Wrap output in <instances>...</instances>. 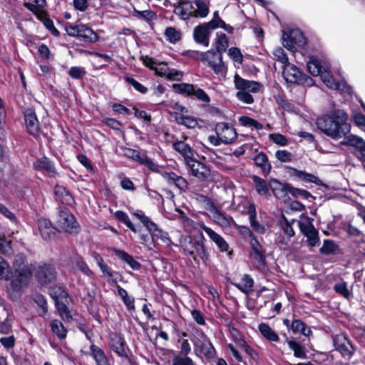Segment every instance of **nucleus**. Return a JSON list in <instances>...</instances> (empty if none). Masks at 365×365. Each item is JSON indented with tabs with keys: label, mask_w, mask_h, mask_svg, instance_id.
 <instances>
[{
	"label": "nucleus",
	"mask_w": 365,
	"mask_h": 365,
	"mask_svg": "<svg viewBox=\"0 0 365 365\" xmlns=\"http://www.w3.org/2000/svg\"><path fill=\"white\" fill-rule=\"evenodd\" d=\"M347 120V114L341 110H336L330 114L318 118L316 124L327 136L333 139H339L350 132L351 125Z\"/></svg>",
	"instance_id": "nucleus-1"
},
{
	"label": "nucleus",
	"mask_w": 365,
	"mask_h": 365,
	"mask_svg": "<svg viewBox=\"0 0 365 365\" xmlns=\"http://www.w3.org/2000/svg\"><path fill=\"white\" fill-rule=\"evenodd\" d=\"M205 239L202 234L199 238L190 236H182L180 239V246L183 255L191 257L194 261L197 259L202 261L205 264L210 262V254L205 245Z\"/></svg>",
	"instance_id": "nucleus-2"
},
{
	"label": "nucleus",
	"mask_w": 365,
	"mask_h": 365,
	"mask_svg": "<svg viewBox=\"0 0 365 365\" xmlns=\"http://www.w3.org/2000/svg\"><path fill=\"white\" fill-rule=\"evenodd\" d=\"M133 215L141 222L143 226L150 232L153 240L156 237L161 240L162 242L165 243L167 245L173 244L168 233L159 228L156 223L153 222L149 217L145 215L144 212L140 210H137L133 212Z\"/></svg>",
	"instance_id": "nucleus-3"
},
{
	"label": "nucleus",
	"mask_w": 365,
	"mask_h": 365,
	"mask_svg": "<svg viewBox=\"0 0 365 365\" xmlns=\"http://www.w3.org/2000/svg\"><path fill=\"white\" fill-rule=\"evenodd\" d=\"M282 75L287 82L311 86L313 84L312 78L302 73L299 68L290 63L282 66Z\"/></svg>",
	"instance_id": "nucleus-4"
},
{
	"label": "nucleus",
	"mask_w": 365,
	"mask_h": 365,
	"mask_svg": "<svg viewBox=\"0 0 365 365\" xmlns=\"http://www.w3.org/2000/svg\"><path fill=\"white\" fill-rule=\"evenodd\" d=\"M56 222L58 229L61 231L70 234L78 232V224L75 220L74 216L67 209L59 210Z\"/></svg>",
	"instance_id": "nucleus-5"
},
{
	"label": "nucleus",
	"mask_w": 365,
	"mask_h": 365,
	"mask_svg": "<svg viewBox=\"0 0 365 365\" xmlns=\"http://www.w3.org/2000/svg\"><path fill=\"white\" fill-rule=\"evenodd\" d=\"M203 56L202 62L210 67L215 73L223 75L226 73V67L222 61V54H220L215 50H210L204 52Z\"/></svg>",
	"instance_id": "nucleus-6"
},
{
	"label": "nucleus",
	"mask_w": 365,
	"mask_h": 365,
	"mask_svg": "<svg viewBox=\"0 0 365 365\" xmlns=\"http://www.w3.org/2000/svg\"><path fill=\"white\" fill-rule=\"evenodd\" d=\"M34 276L41 285L51 283L56 278V269L53 265L47 263H40L34 268Z\"/></svg>",
	"instance_id": "nucleus-7"
},
{
	"label": "nucleus",
	"mask_w": 365,
	"mask_h": 365,
	"mask_svg": "<svg viewBox=\"0 0 365 365\" xmlns=\"http://www.w3.org/2000/svg\"><path fill=\"white\" fill-rule=\"evenodd\" d=\"M335 349L340 352L344 358L351 359L355 349L345 334H339L332 336Z\"/></svg>",
	"instance_id": "nucleus-8"
},
{
	"label": "nucleus",
	"mask_w": 365,
	"mask_h": 365,
	"mask_svg": "<svg viewBox=\"0 0 365 365\" xmlns=\"http://www.w3.org/2000/svg\"><path fill=\"white\" fill-rule=\"evenodd\" d=\"M187 168L189 173L197 178L200 181L204 182L210 176V170L204 163L195 159L189 160L187 163Z\"/></svg>",
	"instance_id": "nucleus-9"
},
{
	"label": "nucleus",
	"mask_w": 365,
	"mask_h": 365,
	"mask_svg": "<svg viewBox=\"0 0 365 365\" xmlns=\"http://www.w3.org/2000/svg\"><path fill=\"white\" fill-rule=\"evenodd\" d=\"M306 44V38L302 32L299 29H292L283 34V45L290 51L296 47H304Z\"/></svg>",
	"instance_id": "nucleus-10"
},
{
	"label": "nucleus",
	"mask_w": 365,
	"mask_h": 365,
	"mask_svg": "<svg viewBox=\"0 0 365 365\" xmlns=\"http://www.w3.org/2000/svg\"><path fill=\"white\" fill-rule=\"evenodd\" d=\"M216 135L220 136L222 144H232L237 138V133L235 128L230 124L225 122H220L216 124L215 128Z\"/></svg>",
	"instance_id": "nucleus-11"
},
{
	"label": "nucleus",
	"mask_w": 365,
	"mask_h": 365,
	"mask_svg": "<svg viewBox=\"0 0 365 365\" xmlns=\"http://www.w3.org/2000/svg\"><path fill=\"white\" fill-rule=\"evenodd\" d=\"M14 278L11 282L13 290L19 292L26 287L30 281L32 272L31 268L21 269L14 272Z\"/></svg>",
	"instance_id": "nucleus-12"
},
{
	"label": "nucleus",
	"mask_w": 365,
	"mask_h": 365,
	"mask_svg": "<svg viewBox=\"0 0 365 365\" xmlns=\"http://www.w3.org/2000/svg\"><path fill=\"white\" fill-rule=\"evenodd\" d=\"M298 226L301 232L307 237V242L310 247L319 245V232L310 222L298 221Z\"/></svg>",
	"instance_id": "nucleus-13"
},
{
	"label": "nucleus",
	"mask_w": 365,
	"mask_h": 365,
	"mask_svg": "<svg viewBox=\"0 0 365 365\" xmlns=\"http://www.w3.org/2000/svg\"><path fill=\"white\" fill-rule=\"evenodd\" d=\"M174 13L182 20L194 17L195 9L193 3L189 0H180L173 5Z\"/></svg>",
	"instance_id": "nucleus-14"
},
{
	"label": "nucleus",
	"mask_w": 365,
	"mask_h": 365,
	"mask_svg": "<svg viewBox=\"0 0 365 365\" xmlns=\"http://www.w3.org/2000/svg\"><path fill=\"white\" fill-rule=\"evenodd\" d=\"M124 339L118 334L114 333L110 336V346L113 351L120 358L128 360L131 364L133 362L130 359L128 351L125 349Z\"/></svg>",
	"instance_id": "nucleus-15"
},
{
	"label": "nucleus",
	"mask_w": 365,
	"mask_h": 365,
	"mask_svg": "<svg viewBox=\"0 0 365 365\" xmlns=\"http://www.w3.org/2000/svg\"><path fill=\"white\" fill-rule=\"evenodd\" d=\"M24 120L29 134L34 137H38L39 135L40 126L35 111L31 108L26 109L24 112Z\"/></svg>",
	"instance_id": "nucleus-16"
},
{
	"label": "nucleus",
	"mask_w": 365,
	"mask_h": 365,
	"mask_svg": "<svg viewBox=\"0 0 365 365\" xmlns=\"http://www.w3.org/2000/svg\"><path fill=\"white\" fill-rule=\"evenodd\" d=\"M234 83L235 88L239 90V91L257 93L262 87L260 83L244 79L237 74L235 76Z\"/></svg>",
	"instance_id": "nucleus-17"
},
{
	"label": "nucleus",
	"mask_w": 365,
	"mask_h": 365,
	"mask_svg": "<svg viewBox=\"0 0 365 365\" xmlns=\"http://www.w3.org/2000/svg\"><path fill=\"white\" fill-rule=\"evenodd\" d=\"M195 346L196 351H200V353L207 359L214 358L216 354L214 346L207 336L204 334H202L201 339L195 343Z\"/></svg>",
	"instance_id": "nucleus-18"
},
{
	"label": "nucleus",
	"mask_w": 365,
	"mask_h": 365,
	"mask_svg": "<svg viewBox=\"0 0 365 365\" xmlns=\"http://www.w3.org/2000/svg\"><path fill=\"white\" fill-rule=\"evenodd\" d=\"M210 34L211 31L210 29H208L205 24H202L194 28L192 36L196 43L207 47L210 45Z\"/></svg>",
	"instance_id": "nucleus-19"
},
{
	"label": "nucleus",
	"mask_w": 365,
	"mask_h": 365,
	"mask_svg": "<svg viewBox=\"0 0 365 365\" xmlns=\"http://www.w3.org/2000/svg\"><path fill=\"white\" fill-rule=\"evenodd\" d=\"M250 245L252 252L250 253L251 257L255 259L256 266L258 267H263L265 264V250L263 247L259 244L257 238H252L250 240Z\"/></svg>",
	"instance_id": "nucleus-20"
},
{
	"label": "nucleus",
	"mask_w": 365,
	"mask_h": 365,
	"mask_svg": "<svg viewBox=\"0 0 365 365\" xmlns=\"http://www.w3.org/2000/svg\"><path fill=\"white\" fill-rule=\"evenodd\" d=\"M160 174L168 184H174L180 190L185 191L188 188L187 180L174 172H162Z\"/></svg>",
	"instance_id": "nucleus-21"
},
{
	"label": "nucleus",
	"mask_w": 365,
	"mask_h": 365,
	"mask_svg": "<svg viewBox=\"0 0 365 365\" xmlns=\"http://www.w3.org/2000/svg\"><path fill=\"white\" fill-rule=\"evenodd\" d=\"M214 222L222 227H230L232 224H235L231 216L223 214L215 205H212L210 209Z\"/></svg>",
	"instance_id": "nucleus-22"
},
{
	"label": "nucleus",
	"mask_w": 365,
	"mask_h": 365,
	"mask_svg": "<svg viewBox=\"0 0 365 365\" xmlns=\"http://www.w3.org/2000/svg\"><path fill=\"white\" fill-rule=\"evenodd\" d=\"M201 228L208 235L210 239L215 243L220 252H227L228 250L229 245L221 235L205 225H201Z\"/></svg>",
	"instance_id": "nucleus-23"
},
{
	"label": "nucleus",
	"mask_w": 365,
	"mask_h": 365,
	"mask_svg": "<svg viewBox=\"0 0 365 365\" xmlns=\"http://www.w3.org/2000/svg\"><path fill=\"white\" fill-rule=\"evenodd\" d=\"M38 227L41 237L47 240L55 237L56 228L52 225L51 221L46 218H40L38 220Z\"/></svg>",
	"instance_id": "nucleus-24"
},
{
	"label": "nucleus",
	"mask_w": 365,
	"mask_h": 365,
	"mask_svg": "<svg viewBox=\"0 0 365 365\" xmlns=\"http://www.w3.org/2000/svg\"><path fill=\"white\" fill-rule=\"evenodd\" d=\"M247 214L249 216L250 225L253 230L259 234L265 233L266 227L257 220V212L255 204H248Z\"/></svg>",
	"instance_id": "nucleus-25"
},
{
	"label": "nucleus",
	"mask_w": 365,
	"mask_h": 365,
	"mask_svg": "<svg viewBox=\"0 0 365 365\" xmlns=\"http://www.w3.org/2000/svg\"><path fill=\"white\" fill-rule=\"evenodd\" d=\"M173 148L183 156L185 163L193 158L195 153L190 145L182 140L173 143Z\"/></svg>",
	"instance_id": "nucleus-26"
},
{
	"label": "nucleus",
	"mask_w": 365,
	"mask_h": 365,
	"mask_svg": "<svg viewBox=\"0 0 365 365\" xmlns=\"http://www.w3.org/2000/svg\"><path fill=\"white\" fill-rule=\"evenodd\" d=\"M256 166L260 168L262 173L267 175L272 170V165L268 160L267 155L264 152H259L253 158Z\"/></svg>",
	"instance_id": "nucleus-27"
},
{
	"label": "nucleus",
	"mask_w": 365,
	"mask_h": 365,
	"mask_svg": "<svg viewBox=\"0 0 365 365\" xmlns=\"http://www.w3.org/2000/svg\"><path fill=\"white\" fill-rule=\"evenodd\" d=\"M110 250L113 252L118 259L128 264L133 269L138 270L140 268L141 264L140 262L134 259L133 257L125 251L115 247L110 248Z\"/></svg>",
	"instance_id": "nucleus-28"
},
{
	"label": "nucleus",
	"mask_w": 365,
	"mask_h": 365,
	"mask_svg": "<svg viewBox=\"0 0 365 365\" xmlns=\"http://www.w3.org/2000/svg\"><path fill=\"white\" fill-rule=\"evenodd\" d=\"M269 186L274 196L277 198H284L289 195V187L291 185L287 183H282L276 179H272L269 182Z\"/></svg>",
	"instance_id": "nucleus-29"
},
{
	"label": "nucleus",
	"mask_w": 365,
	"mask_h": 365,
	"mask_svg": "<svg viewBox=\"0 0 365 365\" xmlns=\"http://www.w3.org/2000/svg\"><path fill=\"white\" fill-rule=\"evenodd\" d=\"M78 38L85 42L93 43L98 41L99 37L92 29L85 24H80Z\"/></svg>",
	"instance_id": "nucleus-30"
},
{
	"label": "nucleus",
	"mask_w": 365,
	"mask_h": 365,
	"mask_svg": "<svg viewBox=\"0 0 365 365\" xmlns=\"http://www.w3.org/2000/svg\"><path fill=\"white\" fill-rule=\"evenodd\" d=\"M344 137V139L341 141V145L354 147L358 151H365V140L363 138L354 135H346Z\"/></svg>",
	"instance_id": "nucleus-31"
},
{
	"label": "nucleus",
	"mask_w": 365,
	"mask_h": 365,
	"mask_svg": "<svg viewBox=\"0 0 365 365\" xmlns=\"http://www.w3.org/2000/svg\"><path fill=\"white\" fill-rule=\"evenodd\" d=\"M90 350L91 356L94 359L96 365H111L108 358L101 348L92 344L90 346Z\"/></svg>",
	"instance_id": "nucleus-32"
},
{
	"label": "nucleus",
	"mask_w": 365,
	"mask_h": 365,
	"mask_svg": "<svg viewBox=\"0 0 365 365\" xmlns=\"http://www.w3.org/2000/svg\"><path fill=\"white\" fill-rule=\"evenodd\" d=\"M35 4H32L30 2H24L23 4L24 6L29 11L32 12L37 18H41L40 16L42 14H46V11L43 10V8L46 5V0H34Z\"/></svg>",
	"instance_id": "nucleus-33"
},
{
	"label": "nucleus",
	"mask_w": 365,
	"mask_h": 365,
	"mask_svg": "<svg viewBox=\"0 0 365 365\" xmlns=\"http://www.w3.org/2000/svg\"><path fill=\"white\" fill-rule=\"evenodd\" d=\"M252 179L255 189L259 195L265 197L269 195V185L265 180L255 175L252 176Z\"/></svg>",
	"instance_id": "nucleus-34"
},
{
	"label": "nucleus",
	"mask_w": 365,
	"mask_h": 365,
	"mask_svg": "<svg viewBox=\"0 0 365 365\" xmlns=\"http://www.w3.org/2000/svg\"><path fill=\"white\" fill-rule=\"evenodd\" d=\"M289 348L293 351L296 358L306 359L307 358L306 348L294 339L287 340Z\"/></svg>",
	"instance_id": "nucleus-35"
},
{
	"label": "nucleus",
	"mask_w": 365,
	"mask_h": 365,
	"mask_svg": "<svg viewBox=\"0 0 365 365\" xmlns=\"http://www.w3.org/2000/svg\"><path fill=\"white\" fill-rule=\"evenodd\" d=\"M133 16L138 19L147 22L149 24H151L153 21L158 19L157 13L150 9L139 11L134 9Z\"/></svg>",
	"instance_id": "nucleus-36"
},
{
	"label": "nucleus",
	"mask_w": 365,
	"mask_h": 365,
	"mask_svg": "<svg viewBox=\"0 0 365 365\" xmlns=\"http://www.w3.org/2000/svg\"><path fill=\"white\" fill-rule=\"evenodd\" d=\"M292 331L294 334H301L305 336H309L312 334L310 327L301 319H294L292 322Z\"/></svg>",
	"instance_id": "nucleus-37"
},
{
	"label": "nucleus",
	"mask_w": 365,
	"mask_h": 365,
	"mask_svg": "<svg viewBox=\"0 0 365 365\" xmlns=\"http://www.w3.org/2000/svg\"><path fill=\"white\" fill-rule=\"evenodd\" d=\"M232 284L245 294H248L254 287V280L250 275L245 274L240 282H232Z\"/></svg>",
	"instance_id": "nucleus-38"
},
{
	"label": "nucleus",
	"mask_w": 365,
	"mask_h": 365,
	"mask_svg": "<svg viewBox=\"0 0 365 365\" xmlns=\"http://www.w3.org/2000/svg\"><path fill=\"white\" fill-rule=\"evenodd\" d=\"M260 334L269 341H278L279 338L277 334L266 323H261L258 326Z\"/></svg>",
	"instance_id": "nucleus-39"
},
{
	"label": "nucleus",
	"mask_w": 365,
	"mask_h": 365,
	"mask_svg": "<svg viewBox=\"0 0 365 365\" xmlns=\"http://www.w3.org/2000/svg\"><path fill=\"white\" fill-rule=\"evenodd\" d=\"M34 167L36 169H43L51 174H56V169L53 163L46 157H43L34 163Z\"/></svg>",
	"instance_id": "nucleus-40"
},
{
	"label": "nucleus",
	"mask_w": 365,
	"mask_h": 365,
	"mask_svg": "<svg viewBox=\"0 0 365 365\" xmlns=\"http://www.w3.org/2000/svg\"><path fill=\"white\" fill-rule=\"evenodd\" d=\"M229 46V41L227 36L222 32H218L216 34L215 46L217 53L221 54L226 51Z\"/></svg>",
	"instance_id": "nucleus-41"
},
{
	"label": "nucleus",
	"mask_w": 365,
	"mask_h": 365,
	"mask_svg": "<svg viewBox=\"0 0 365 365\" xmlns=\"http://www.w3.org/2000/svg\"><path fill=\"white\" fill-rule=\"evenodd\" d=\"M52 332L57 336L59 339H64L67 336V329L61 322L57 319L52 320L50 323Z\"/></svg>",
	"instance_id": "nucleus-42"
},
{
	"label": "nucleus",
	"mask_w": 365,
	"mask_h": 365,
	"mask_svg": "<svg viewBox=\"0 0 365 365\" xmlns=\"http://www.w3.org/2000/svg\"><path fill=\"white\" fill-rule=\"evenodd\" d=\"M307 69L313 76H317L325 69L319 60L315 57L310 58L307 62Z\"/></svg>",
	"instance_id": "nucleus-43"
},
{
	"label": "nucleus",
	"mask_w": 365,
	"mask_h": 365,
	"mask_svg": "<svg viewBox=\"0 0 365 365\" xmlns=\"http://www.w3.org/2000/svg\"><path fill=\"white\" fill-rule=\"evenodd\" d=\"M164 36L167 41L170 43L175 44L181 40L182 34L175 27H167L164 31Z\"/></svg>",
	"instance_id": "nucleus-44"
},
{
	"label": "nucleus",
	"mask_w": 365,
	"mask_h": 365,
	"mask_svg": "<svg viewBox=\"0 0 365 365\" xmlns=\"http://www.w3.org/2000/svg\"><path fill=\"white\" fill-rule=\"evenodd\" d=\"M193 3L197 7L194 17L205 18L208 15L210 11L209 5L205 0H195Z\"/></svg>",
	"instance_id": "nucleus-45"
},
{
	"label": "nucleus",
	"mask_w": 365,
	"mask_h": 365,
	"mask_svg": "<svg viewBox=\"0 0 365 365\" xmlns=\"http://www.w3.org/2000/svg\"><path fill=\"white\" fill-rule=\"evenodd\" d=\"M298 222L295 220H292L289 221L284 216H282V229L286 235L287 240H290L291 237L295 235V232L293 228V225Z\"/></svg>",
	"instance_id": "nucleus-46"
},
{
	"label": "nucleus",
	"mask_w": 365,
	"mask_h": 365,
	"mask_svg": "<svg viewBox=\"0 0 365 365\" xmlns=\"http://www.w3.org/2000/svg\"><path fill=\"white\" fill-rule=\"evenodd\" d=\"M194 88V85L185 83H175L173 86V88L175 92L187 96H192Z\"/></svg>",
	"instance_id": "nucleus-47"
},
{
	"label": "nucleus",
	"mask_w": 365,
	"mask_h": 365,
	"mask_svg": "<svg viewBox=\"0 0 365 365\" xmlns=\"http://www.w3.org/2000/svg\"><path fill=\"white\" fill-rule=\"evenodd\" d=\"M115 217L120 222L125 225L132 232L136 233L137 230L133 223L130 220L128 214L124 211L118 210L115 212Z\"/></svg>",
	"instance_id": "nucleus-48"
},
{
	"label": "nucleus",
	"mask_w": 365,
	"mask_h": 365,
	"mask_svg": "<svg viewBox=\"0 0 365 365\" xmlns=\"http://www.w3.org/2000/svg\"><path fill=\"white\" fill-rule=\"evenodd\" d=\"M178 124L183 125L188 128H195L198 125L197 120L190 115H179L175 117Z\"/></svg>",
	"instance_id": "nucleus-49"
},
{
	"label": "nucleus",
	"mask_w": 365,
	"mask_h": 365,
	"mask_svg": "<svg viewBox=\"0 0 365 365\" xmlns=\"http://www.w3.org/2000/svg\"><path fill=\"white\" fill-rule=\"evenodd\" d=\"M12 267L14 272L21 269L30 268L26 257L24 254H18L15 256Z\"/></svg>",
	"instance_id": "nucleus-50"
},
{
	"label": "nucleus",
	"mask_w": 365,
	"mask_h": 365,
	"mask_svg": "<svg viewBox=\"0 0 365 365\" xmlns=\"http://www.w3.org/2000/svg\"><path fill=\"white\" fill-rule=\"evenodd\" d=\"M0 250L6 255H11L13 254L11 240H7L5 235L2 232H0Z\"/></svg>",
	"instance_id": "nucleus-51"
},
{
	"label": "nucleus",
	"mask_w": 365,
	"mask_h": 365,
	"mask_svg": "<svg viewBox=\"0 0 365 365\" xmlns=\"http://www.w3.org/2000/svg\"><path fill=\"white\" fill-rule=\"evenodd\" d=\"M50 294L54 299L55 303L61 299H66L68 296V292L59 286H54L51 289Z\"/></svg>",
	"instance_id": "nucleus-52"
},
{
	"label": "nucleus",
	"mask_w": 365,
	"mask_h": 365,
	"mask_svg": "<svg viewBox=\"0 0 365 365\" xmlns=\"http://www.w3.org/2000/svg\"><path fill=\"white\" fill-rule=\"evenodd\" d=\"M239 122L243 126L252 127L257 130H262L263 128L260 123L248 116H241L239 118Z\"/></svg>",
	"instance_id": "nucleus-53"
},
{
	"label": "nucleus",
	"mask_w": 365,
	"mask_h": 365,
	"mask_svg": "<svg viewBox=\"0 0 365 365\" xmlns=\"http://www.w3.org/2000/svg\"><path fill=\"white\" fill-rule=\"evenodd\" d=\"M336 249L337 246L334 243L332 240H325L322 247L319 249V252L322 255H329L334 254Z\"/></svg>",
	"instance_id": "nucleus-54"
},
{
	"label": "nucleus",
	"mask_w": 365,
	"mask_h": 365,
	"mask_svg": "<svg viewBox=\"0 0 365 365\" xmlns=\"http://www.w3.org/2000/svg\"><path fill=\"white\" fill-rule=\"evenodd\" d=\"M56 309L64 321L70 322L72 319V316L70 314L68 307L65 303L56 302L55 303Z\"/></svg>",
	"instance_id": "nucleus-55"
},
{
	"label": "nucleus",
	"mask_w": 365,
	"mask_h": 365,
	"mask_svg": "<svg viewBox=\"0 0 365 365\" xmlns=\"http://www.w3.org/2000/svg\"><path fill=\"white\" fill-rule=\"evenodd\" d=\"M334 290L336 293L340 294L345 299H349L351 295V292L347 287V284L345 282L336 283L334 286Z\"/></svg>",
	"instance_id": "nucleus-56"
},
{
	"label": "nucleus",
	"mask_w": 365,
	"mask_h": 365,
	"mask_svg": "<svg viewBox=\"0 0 365 365\" xmlns=\"http://www.w3.org/2000/svg\"><path fill=\"white\" fill-rule=\"evenodd\" d=\"M11 274L9 264L0 256V279H8Z\"/></svg>",
	"instance_id": "nucleus-57"
},
{
	"label": "nucleus",
	"mask_w": 365,
	"mask_h": 365,
	"mask_svg": "<svg viewBox=\"0 0 365 365\" xmlns=\"http://www.w3.org/2000/svg\"><path fill=\"white\" fill-rule=\"evenodd\" d=\"M297 176L301 178L302 180L308 182H313L316 185H321L322 181L314 175L304 172V171H297Z\"/></svg>",
	"instance_id": "nucleus-58"
},
{
	"label": "nucleus",
	"mask_w": 365,
	"mask_h": 365,
	"mask_svg": "<svg viewBox=\"0 0 365 365\" xmlns=\"http://www.w3.org/2000/svg\"><path fill=\"white\" fill-rule=\"evenodd\" d=\"M327 87L334 90H341L343 92L350 93V88L347 86L345 83H340L336 81L333 77L329 80V82H326L325 83Z\"/></svg>",
	"instance_id": "nucleus-59"
},
{
	"label": "nucleus",
	"mask_w": 365,
	"mask_h": 365,
	"mask_svg": "<svg viewBox=\"0 0 365 365\" xmlns=\"http://www.w3.org/2000/svg\"><path fill=\"white\" fill-rule=\"evenodd\" d=\"M274 59L282 63L283 66H285L287 63H289L288 61V57L285 53L284 49L281 47H278L275 48L273 51Z\"/></svg>",
	"instance_id": "nucleus-60"
},
{
	"label": "nucleus",
	"mask_w": 365,
	"mask_h": 365,
	"mask_svg": "<svg viewBox=\"0 0 365 365\" xmlns=\"http://www.w3.org/2000/svg\"><path fill=\"white\" fill-rule=\"evenodd\" d=\"M125 81L140 93L145 94L148 92V88L133 77L126 76L125 77Z\"/></svg>",
	"instance_id": "nucleus-61"
},
{
	"label": "nucleus",
	"mask_w": 365,
	"mask_h": 365,
	"mask_svg": "<svg viewBox=\"0 0 365 365\" xmlns=\"http://www.w3.org/2000/svg\"><path fill=\"white\" fill-rule=\"evenodd\" d=\"M139 162L142 163L143 165H145L148 168H149L150 170L159 173H160L159 170V165L155 163L153 160L150 158H148L147 155H143L140 158Z\"/></svg>",
	"instance_id": "nucleus-62"
},
{
	"label": "nucleus",
	"mask_w": 365,
	"mask_h": 365,
	"mask_svg": "<svg viewBox=\"0 0 365 365\" xmlns=\"http://www.w3.org/2000/svg\"><path fill=\"white\" fill-rule=\"evenodd\" d=\"M289 189V193L291 195H292L294 197H302L303 199H308L309 197H312L311 193L305 190L296 188L292 185Z\"/></svg>",
	"instance_id": "nucleus-63"
},
{
	"label": "nucleus",
	"mask_w": 365,
	"mask_h": 365,
	"mask_svg": "<svg viewBox=\"0 0 365 365\" xmlns=\"http://www.w3.org/2000/svg\"><path fill=\"white\" fill-rule=\"evenodd\" d=\"M173 365H195V364L190 357L175 356L173 359Z\"/></svg>",
	"instance_id": "nucleus-64"
}]
</instances>
